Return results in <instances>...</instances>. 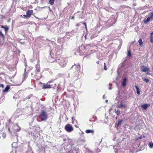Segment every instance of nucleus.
I'll list each match as a JSON object with an SVG mask.
<instances>
[{
  "label": "nucleus",
  "instance_id": "f257e3e1",
  "mask_svg": "<svg viewBox=\"0 0 153 153\" xmlns=\"http://www.w3.org/2000/svg\"><path fill=\"white\" fill-rule=\"evenodd\" d=\"M35 68L36 71L31 73V76H33L34 75L35 79L36 80H39L41 78L42 76L41 74L39 73L40 71V68L39 65H36Z\"/></svg>",
  "mask_w": 153,
  "mask_h": 153
},
{
  "label": "nucleus",
  "instance_id": "f03ea898",
  "mask_svg": "<svg viewBox=\"0 0 153 153\" xmlns=\"http://www.w3.org/2000/svg\"><path fill=\"white\" fill-rule=\"evenodd\" d=\"M117 21V18H115V16L114 15L111 16L110 19L105 22L106 26L108 27H109L115 24Z\"/></svg>",
  "mask_w": 153,
  "mask_h": 153
},
{
  "label": "nucleus",
  "instance_id": "7ed1b4c3",
  "mask_svg": "<svg viewBox=\"0 0 153 153\" xmlns=\"http://www.w3.org/2000/svg\"><path fill=\"white\" fill-rule=\"evenodd\" d=\"M80 67L79 64H78L77 65H76L75 64L72 66L71 68V69L74 72L75 76H77V77L79 76L78 74L80 72L79 69Z\"/></svg>",
  "mask_w": 153,
  "mask_h": 153
},
{
  "label": "nucleus",
  "instance_id": "20e7f679",
  "mask_svg": "<svg viewBox=\"0 0 153 153\" xmlns=\"http://www.w3.org/2000/svg\"><path fill=\"white\" fill-rule=\"evenodd\" d=\"M39 117L42 121H45L48 118V115L45 110H42L39 116Z\"/></svg>",
  "mask_w": 153,
  "mask_h": 153
},
{
  "label": "nucleus",
  "instance_id": "39448f33",
  "mask_svg": "<svg viewBox=\"0 0 153 153\" xmlns=\"http://www.w3.org/2000/svg\"><path fill=\"white\" fill-rule=\"evenodd\" d=\"M56 61L62 67H64L66 66L65 60L63 57H57Z\"/></svg>",
  "mask_w": 153,
  "mask_h": 153
},
{
  "label": "nucleus",
  "instance_id": "423d86ee",
  "mask_svg": "<svg viewBox=\"0 0 153 153\" xmlns=\"http://www.w3.org/2000/svg\"><path fill=\"white\" fill-rule=\"evenodd\" d=\"M127 60V58H124L123 60V62L119 65V68L120 69L127 68L128 65Z\"/></svg>",
  "mask_w": 153,
  "mask_h": 153
},
{
  "label": "nucleus",
  "instance_id": "0eeeda50",
  "mask_svg": "<svg viewBox=\"0 0 153 153\" xmlns=\"http://www.w3.org/2000/svg\"><path fill=\"white\" fill-rule=\"evenodd\" d=\"M15 65H14V66L13 68H11V70H12L10 71H11V73H10V74L11 75H13L12 77H13L16 74V65L18 63V60L17 58H15Z\"/></svg>",
  "mask_w": 153,
  "mask_h": 153
},
{
  "label": "nucleus",
  "instance_id": "6e6552de",
  "mask_svg": "<svg viewBox=\"0 0 153 153\" xmlns=\"http://www.w3.org/2000/svg\"><path fill=\"white\" fill-rule=\"evenodd\" d=\"M12 125H13L12 126V131L13 132L14 135L15 136H16V133L17 132L19 131L21 128L17 124H16L14 125L13 123H12Z\"/></svg>",
  "mask_w": 153,
  "mask_h": 153
},
{
  "label": "nucleus",
  "instance_id": "1a4fd4ad",
  "mask_svg": "<svg viewBox=\"0 0 153 153\" xmlns=\"http://www.w3.org/2000/svg\"><path fill=\"white\" fill-rule=\"evenodd\" d=\"M140 70L142 72H146V74L150 75V69L148 67L144 65H142L141 67Z\"/></svg>",
  "mask_w": 153,
  "mask_h": 153
},
{
  "label": "nucleus",
  "instance_id": "9d476101",
  "mask_svg": "<svg viewBox=\"0 0 153 153\" xmlns=\"http://www.w3.org/2000/svg\"><path fill=\"white\" fill-rule=\"evenodd\" d=\"M65 129L68 132H71L74 130L73 127L69 124H68L65 126Z\"/></svg>",
  "mask_w": 153,
  "mask_h": 153
},
{
  "label": "nucleus",
  "instance_id": "9b49d317",
  "mask_svg": "<svg viewBox=\"0 0 153 153\" xmlns=\"http://www.w3.org/2000/svg\"><path fill=\"white\" fill-rule=\"evenodd\" d=\"M29 132L30 135H32L35 137H37L38 135H39L38 132L35 129H33V130L32 131L30 130Z\"/></svg>",
  "mask_w": 153,
  "mask_h": 153
},
{
  "label": "nucleus",
  "instance_id": "f8f14e48",
  "mask_svg": "<svg viewBox=\"0 0 153 153\" xmlns=\"http://www.w3.org/2000/svg\"><path fill=\"white\" fill-rule=\"evenodd\" d=\"M26 68H25V70H24V74H23V81H22L21 82H20L19 84H16V83H15L14 84H12L11 85H15V86H19L22 83V82L25 80L27 77V74L26 73Z\"/></svg>",
  "mask_w": 153,
  "mask_h": 153
},
{
  "label": "nucleus",
  "instance_id": "ddd939ff",
  "mask_svg": "<svg viewBox=\"0 0 153 153\" xmlns=\"http://www.w3.org/2000/svg\"><path fill=\"white\" fill-rule=\"evenodd\" d=\"M33 10H29L26 12V16H27V17H30L32 14L33 13Z\"/></svg>",
  "mask_w": 153,
  "mask_h": 153
},
{
  "label": "nucleus",
  "instance_id": "4468645a",
  "mask_svg": "<svg viewBox=\"0 0 153 153\" xmlns=\"http://www.w3.org/2000/svg\"><path fill=\"white\" fill-rule=\"evenodd\" d=\"M127 80V79L126 78H124L123 79L122 84V86L123 87H125L126 85Z\"/></svg>",
  "mask_w": 153,
  "mask_h": 153
},
{
  "label": "nucleus",
  "instance_id": "2eb2a0df",
  "mask_svg": "<svg viewBox=\"0 0 153 153\" xmlns=\"http://www.w3.org/2000/svg\"><path fill=\"white\" fill-rule=\"evenodd\" d=\"M126 107L125 105L122 102L120 104H117V107L119 108H125Z\"/></svg>",
  "mask_w": 153,
  "mask_h": 153
},
{
  "label": "nucleus",
  "instance_id": "dca6fc26",
  "mask_svg": "<svg viewBox=\"0 0 153 153\" xmlns=\"http://www.w3.org/2000/svg\"><path fill=\"white\" fill-rule=\"evenodd\" d=\"M123 119L118 120L117 123V124H116L115 125L116 127L117 128H118L119 127V126L121 125L122 123L123 122Z\"/></svg>",
  "mask_w": 153,
  "mask_h": 153
},
{
  "label": "nucleus",
  "instance_id": "f3484780",
  "mask_svg": "<svg viewBox=\"0 0 153 153\" xmlns=\"http://www.w3.org/2000/svg\"><path fill=\"white\" fill-rule=\"evenodd\" d=\"M12 148L13 149V151L14 149L15 150L16 148H17V144L16 142H13L12 144Z\"/></svg>",
  "mask_w": 153,
  "mask_h": 153
},
{
  "label": "nucleus",
  "instance_id": "a211bd4d",
  "mask_svg": "<svg viewBox=\"0 0 153 153\" xmlns=\"http://www.w3.org/2000/svg\"><path fill=\"white\" fill-rule=\"evenodd\" d=\"M51 88V85L49 84H45L43 85V88L44 89L50 88Z\"/></svg>",
  "mask_w": 153,
  "mask_h": 153
},
{
  "label": "nucleus",
  "instance_id": "6ab92c4d",
  "mask_svg": "<svg viewBox=\"0 0 153 153\" xmlns=\"http://www.w3.org/2000/svg\"><path fill=\"white\" fill-rule=\"evenodd\" d=\"M149 105L148 104H144L142 105L141 106V108L145 110H146L149 107Z\"/></svg>",
  "mask_w": 153,
  "mask_h": 153
},
{
  "label": "nucleus",
  "instance_id": "aec40b11",
  "mask_svg": "<svg viewBox=\"0 0 153 153\" xmlns=\"http://www.w3.org/2000/svg\"><path fill=\"white\" fill-rule=\"evenodd\" d=\"M10 89V85H7L4 89L3 90V93L7 92L8 91V90Z\"/></svg>",
  "mask_w": 153,
  "mask_h": 153
},
{
  "label": "nucleus",
  "instance_id": "412c9836",
  "mask_svg": "<svg viewBox=\"0 0 153 153\" xmlns=\"http://www.w3.org/2000/svg\"><path fill=\"white\" fill-rule=\"evenodd\" d=\"M85 132L86 133H94V131L93 130L87 129L85 130Z\"/></svg>",
  "mask_w": 153,
  "mask_h": 153
},
{
  "label": "nucleus",
  "instance_id": "4be33fe9",
  "mask_svg": "<svg viewBox=\"0 0 153 153\" xmlns=\"http://www.w3.org/2000/svg\"><path fill=\"white\" fill-rule=\"evenodd\" d=\"M1 28H3L4 29L6 33H7V32L9 29V28L7 26H3L1 25Z\"/></svg>",
  "mask_w": 153,
  "mask_h": 153
},
{
  "label": "nucleus",
  "instance_id": "5701e85b",
  "mask_svg": "<svg viewBox=\"0 0 153 153\" xmlns=\"http://www.w3.org/2000/svg\"><path fill=\"white\" fill-rule=\"evenodd\" d=\"M135 87L136 88L137 93L138 95H140V90L139 87L137 85H135Z\"/></svg>",
  "mask_w": 153,
  "mask_h": 153
},
{
  "label": "nucleus",
  "instance_id": "b1692460",
  "mask_svg": "<svg viewBox=\"0 0 153 153\" xmlns=\"http://www.w3.org/2000/svg\"><path fill=\"white\" fill-rule=\"evenodd\" d=\"M150 20H151V19L148 17L146 19H144L143 20V22L145 24H146Z\"/></svg>",
  "mask_w": 153,
  "mask_h": 153
},
{
  "label": "nucleus",
  "instance_id": "393cba45",
  "mask_svg": "<svg viewBox=\"0 0 153 153\" xmlns=\"http://www.w3.org/2000/svg\"><path fill=\"white\" fill-rule=\"evenodd\" d=\"M149 14L150 16L149 17L151 19V20H152L153 19V12H150Z\"/></svg>",
  "mask_w": 153,
  "mask_h": 153
},
{
  "label": "nucleus",
  "instance_id": "a878e982",
  "mask_svg": "<svg viewBox=\"0 0 153 153\" xmlns=\"http://www.w3.org/2000/svg\"><path fill=\"white\" fill-rule=\"evenodd\" d=\"M150 41L152 43H153V32L151 34Z\"/></svg>",
  "mask_w": 153,
  "mask_h": 153
},
{
  "label": "nucleus",
  "instance_id": "bb28decb",
  "mask_svg": "<svg viewBox=\"0 0 153 153\" xmlns=\"http://www.w3.org/2000/svg\"><path fill=\"white\" fill-rule=\"evenodd\" d=\"M142 79L146 83L148 82L149 81V79L146 78L145 77H143Z\"/></svg>",
  "mask_w": 153,
  "mask_h": 153
},
{
  "label": "nucleus",
  "instance_id": "cd10ccee",
  "mask_svg": "<svg viewBox=\"0 0 153 153\" xmlns=\"http://www.w3.org/2000/svg\"><path fill=\"white\" fill-rule=\"evenodd\" d=\"M138 42L139 44V45L141 46L143 44V42H142V40L141 38H140L138 40Z\"/></svg>",
  "mask_w": 153,
  "mask_h": 153
},
{
  "label": "nucleus",
  "instance_id": "c85d7f7f",
  "mask_svg": "<svg viewBox=\"0 0 153 153\" xmlns=\"http://www.w3.org/2000/svg\"><path fill=\"white\" fill-rule=\"evenodd\" d=\"M149 146L151 148H153V143L150 142L149 144Z\"/></svg>",
  "mask_w": 153,
  "mask_h": 153
},
{
  "label": "nucleus",
  "instance_id": "c756f323",
  "mask_svg": "<svg viewBox=\"0 0 153 153\" xmlns=\"http://www.w3.org/2000/svg\"><path fill=\"white\" fill-rule=\"evenodd\" d=\"M118 147V146L117 145H115L114 146L113 148V149L114 150V152L115 153H116L117 152V147Z\"/></svg>",
  "mask_w": 153,
  "mask_h": 153
},
{
  "label": "nucleus",
  "instance_id": "7c9ffc66",
  "mask_svg": "<svg viewBox=\"0 0 153 153\" xmlns=\"http://www.w3.org/2000/svg\"><path fill=\"white\" fill-rule=\"evenodd\" d=\"M55 0H50L49 1V4H50L51 5H53L55 1Z\"/></svg>",
  "mask_w": 153,
  "mask_h": 153
},
{
  "label": "nucleus",
  "instance_id": "2f4dec72",
  "mask_svg": "<svg viewBox=\"0 0 153 153\" xmlns=\"http://www.w3.org/2000/svg\"><path fill=\"white\" fill-rule=\"evenodd\" d=\"M91 46V45L90 44L86 45L84 46V48L86 50L89 47H90Z\"/></svg>",
  "mask_w": 153,
  "mask_h": 153
},
{
  "label": "nucleus",
  "instance_id": "473e14b6",
  "mask_svg": "<svg viewBox=\"0 0 153 153\" xmlns=\"http://www.w3.org/2000/svg\"><path fill=\"white\" fill-rule=\"evenodd\" d=\"M143 138V137L142 136L138 137H137L135 138V140L136 141L137 140H141Z\"/></svg>",
  "mask_w": 153,
  "mask_h": 153
},
{
  "label": "nucleus",
  "instance_id": "72a5a7b5",
  "mask_svg": "<svg viewBox=\"0 0 153 153\" xmlns=\"http://www.w3.org/2000/svg\"><path fill=\"white\" fill-rule=\"evenodd\" d=\"M116 113L117 115L119 116L120 114V111L119 110H117V111H116Z\"/></svg>",
  "mask_w": 153,
  "mask_h": 153
},
{
  "label": "nucleus",
  "instance_id": "f704fd0d",
  "mask_svg": "<svg viewBox=\"0 0 153 153\" xmlns=\"http://www.w3.org/2000/svg\"><path fill=\"white\" fill-rule=\"evenodd\" d=\"M127 56L129 57L131 56V52L130 50H129L128 51Z\"/></svg>",
  "mask_w": 153,
  "mask_h": 153
},
{
  "label": "nucleus",
  "instance_id": "c9c22d12",
  "mask_svg": "<svg viewBox=\"0 0 153 153\" xmlns=\"http://www.w3.org/2000/svg\"><path fill=\"white\" fill-rule=\"evenodd\" d=\"M93 119H95L96 120H97V118L94 115L93 117L89 120V121L90 122H91V121L93 120H92Z\"/></svg>",
  "mask_w": 153,
  "mask_h": 153
},
{
  "label": "nucleus",
  "instance_id": "e433bc0d",
  "mask_svg": "<svg viewBox=\"0 0 153 153\" xmlns=\"http://www.w3.org/2000/svg\"><path fill=\"white\" fill-rule=\"evenodd\" d=\"M32 96V94H30L28 96H27L25 98V100L29 99L30 98H31Z\"/></svg>",
  "mask_w": 153,
  "mask_h": 153
},
{
  "label": "nucleus",
  "instance_id": "4c0bfd02",
  "mask_svg": "<svg viewBox=\"0 0 153 153\" xmlns=\"http://www.w3.org/2000/svg\"><path fill=\"white\" fill-rule=\"evenodd\" d=\"M0 37L3 38H4V35L1 31H0Z\"/></svg>",
  "mask_w": 153,
  "mask_h": 153
},
{
  "label": "nucleus",
  "instance_id": "58836bf2",
  "mask_svg": "<svg viewBox=\"0 0 153 153\" xmlns=\"http://www.w3.org/2000/svg\"><path fill=\"white\" fill-rule=\"evenodd\" d=\"M26 153H33L32 150L30 149H28L26 152Z\"/></svg>",
  "mask_w": 153,
  "mask_h": 153
},
{
  "label": "nucleus",
  "instance_id": "ea45409f",
  "mask_svg": "<svg viewBox=\"0 0 153 153\" xmlns=\"http://www.w3.org/2000/svg\"><path fill=\"white\" fill-rule=\"evenodd\" d=\"M2 136L4 138H5L6 137V134L5 133L3 132L2 133Z\"/></svg>",
  "mask_w": 153,
  "mask_h": 153
},
{
  "label": "nucleus",
  "instance_id": "a19ab883",
  "mask_svg": "<svg viewBox=\"0 0 153 153\" xmlns=\"http://www.w3.org/2000/svg\"><path fill=\"white\" fill-rule=\"evenodd\" d=\"M104 69L105 70H107V68L106 67V65L105 63H104Z\"/></svg>",
  "mask_w": 153,
  "mask_h": 153
},
{
  "label": "nucleus",
  "instance_id": "79ce46f5",
  "mask_svg": "<svg viewBox=\"0 0 153 153\" xmlns=\"http://www.w3.org/2000/svg\"><path fill=\"white\" fill-rule=\"evenodd\" d=\"M109 85L110 86L109 88V90H111L112 89V88L111 87V86H112V85L111 83H109Z\"/></svg>",
  "mask_w": 153,
  "mask_h": 153
},
{
  "label": "nucleus",
  "instance_id": "37998d69",
  "mask_svg": "<svg viewBox=\"0 0 153 153\" xmlns=\"http://www.w3.org/2000/svg\"><path fill=\"white\" fill-rule=\"evenodd\" d=\"M90 57V56L89 55H88L86 56H85L84 58H88Z\"/></svg>",
  "mask_w": 153,
  "mask_h": 153
},
{
  "label": "nucleus",
  "instance_id": "c03bdc74",
  "mask_svg": "<svg viewBox=\"0 0 153 153\" xmlns=\"http://www.w3.org/2000/svg\"><path fill=\"white\" fill-rule=\"evenodd\" d=\"M82 23L83 25H84L85 26V28H87V26H86V23L84 22Z\"/></svg>",
  "mask_w": 153,
  "mask_h": 153
},
{
  "label": "nucleus",
  "instance_id": "a18cd8bd",
  "mask_svg": "<svg viewBox=\"0 0 153 153\" xmlns=\"http://www.w3.org/2000/svg\"><path fill=\"white\" fill-rule=\"evenodd\" d=\"M0 87H1L2 88H3L4 87V85L3 84H0Z\"/></svg>",
  "mask_w": 153,
  "mask_h": 153
},
{
  "label": "nucleus",
  "instance_id": "49530a36",
  "mask_svg": "<svg viewBox=\"0 0 153 153\" xmlns=\"http://www.w3.org/2000/svg\"><path fill=\"white\" fill-rule=\"evenodd\" d=\"M77 52L79 53V55H81V51H79V52H78V51L77 50Z\"/></svg>",
  "mask_w": 153,
  "mask_h": 153
},
{
  "label": "nucleus",
  "instance_id": "de8ad7c7",
  "mask_svg": "<svg viewBox=\"0 0 153 153\" xmlns=\"http://www.w3.org/2000/svg\"><path fill=\"white\" fill-rule=\"evenodd\" d=\"M23 16L25 17L26 18H29V17H27V16H26V15H23Z\"/></svg>",
  "mask_w": 153,
  "mask_h": 153
},
{
  "label": "nucleus",
  "instance_id": "09e8293b",
  "mask_svg": "<svg viewBox=\"0 0 153 153\" xmlns=\"http://www.w3.org/2000/svg\"><path fill=\"white\" fill-rule=\"evenodd\" d=\"M48 62H50V63H51V62H54V61H53L52 62H51V61H50L49 60Z\"/></svg>",
  "mask_w": 153,
  "mask_h": 153
},
{
  "label": "nucleus",
  "instance_id": "8fccbe9b",
  "mask_svg": "<svg viewBox=\"0 0 153 153\" xmlns=\"http://www.w3.org/2000/svg\"><path fill=\"white\" fill-rule=\"evenodd\" d=\"M6 127L7 128L8 127V126H7V123L6 124Z\"/></svg>",
  "mask_w": 153,
  "mask_h": 153
},
{
  "label": "nucleus",
  "instance_id": "3c124183",
  "mask_svg": "<svg viewBox=\"0 0 153 153\" xmlns=\"http://www.w3.org/2000/svg\"><path fill=\"white\" fill-rule=\"evenodd\" d=\"M103 99H105V95H104L103 96Z\"/></svg>",
  "mask_w": 153,
  "mask_h": 153
},
{
  "label": "nucleus",
  "instance_id": "603ef678",
  "mask_svg": "<svg viewBox=\"0 0 153 153\" xmlns=\"http://www.w3.org/2000/svg\"><path fill=\"white\" fill-rule=\"evenodd\" d=\"M108 102V100H105V102L106 103H107Z\"/></svg>",
  "mask_w": 153,
  "mask_h": 153
},
{
  "label": "nucleus",
  "instance_id": "864d4df0",
  "mask_svg": "<svg viewBox=\"0 0 153 153\" xmlns=\"http://www.w3.org/2000/svg\"><path fill=\"white\" fill-rule=\"evenodd\" d=\"M8 129L9 131H10V127H9L8 128Z\"/></svg>",
  "mask_w": 153,
  "mask_h": 153
},
{
  "label": "nucleus",
  "instance_id": "5fc2aeb1",
  "mask_svg": "<svg viewBox=\"0 0 153 153\" xmlns=\"http://www.w3.org/2000/svg\"><path fill=\"white\" fill-rule=\"evenodd\" d=\"M106 10L108 12L109 11V10L108 9H106Z\"/></svg>",
  "mask_w": 153,
  "mask_h": 153
},
{
  "label": "nucleus",
  "instance_id": "6e6d98bb",
  "mask_svg": "<svg viewBox=\"0 0 153 153\" xmlns=\"http://www.w3.org/2000/svg\"><path fill=\"white\" fill-rule=\"evenodd\" d=\"M127 151H128V150H127ZM128 151L129 153H130V150H128Z\"/></svg>",
  "mask_w": 153,
  "mask_h": 153
},
{
  "label": "nucleus",
  "instance_id": "4d7b16f0",
  "mask_svg": "<svg viewBox=\"0 0 153 153\" xmlns=\"http://www.w3.org/2000/svg\"><path fill=\"white\" fill-rule=\"evenodd\" d=\"M67 4H68V5H70V4H69V3H68Z\"/></svg>",
  "mask_w": 153,
  "mask_h": 153
},
{
  "label": "nucleus",
  "instance_id": "13d9d810",
  "mask_svg": "<svg viewBox=\"0 0 153 153\" xmlns=\"http://www.w3.org/2000/svg\"><path fill=\"white\" fill-rule=\"evenodd\" d=\"M97 64H99V62H98V61H97Z\"/></svg>",
  "mask_w": 153,
  "mask_h": 153
},
{
  "label": "nucleus",
  "instance_id": "bf43d9fd",
  "mask_svg": "<svg viewBox=\"0 0 153 153\" xmlns=\"http://www.w3.org/2000/svg\"><path fill=\"white\" fill-rule=\"evenodd\" d=\"M143 137H144V138H145V137H146L145 136H144V135H143Z\"/></svg>",
  "mask_w": 153,
  "mask_h": 153
},
{
  "label": "nucleus",
  "instance_id": "052dcab7",
  "mask_svg": "<svg viewBox=\"0 0 153 153\" xmlns=\"http://www.w3.org/2000/svg\"><path fill=\"white\" fill-rule=\"evenodd\" d=\"M76 26H79V25L78 24H77L76 25Z\"/></svg>",
  "mask_w": 153,
  "mask_h": 153
},
{
  "label": "nucleus",
  "instance_id": "680f3d73",
  "mask_svg": "<svg viewBox=\"0 0 153 153\" xmlns=\"http://www.w3.org/2000/svg\"><path fill=\"white\" fill-rule=\"evenodd\" d=\"M13 99H15V97L13 96Z\"/></svg>",
  "mask_w": 153,
  "mask_h": 153
},
{
  "label": "nucleus",
  "instance_id": "e2e57ef3",
  "mask_svg": "<svg viewBox=\"0 0 153 153\" xmlns=\"http://www.w3.org/2000/svg\"><path fill=\"white\" fill-rule=\"evenodd\" d=\"M63 140H64V141H65V139H63Z\"/></svg>",
  "mask_w": 153,
  "mask_h": 153
},
{
  "label": "nucleus",
  "instance_id": "0e129e2a",
  "mask_svg": "<svg viewBox=\"0 0 153 153\" xmlns=\"http://www.w3.org/2000/svg\"><path fill=\"white\" fill-rule=\"evenodd\" d=\"M84 132H82V134H84Z\"/></svg>",
  "mask_w": 153,
  "mask_h": 153
},
{
  "label": "nucleus",
  "instance_id": "69168bd1",
  "mask_svg": "<svg viewBox=\"0 0 153 153\" xmlns=\"http://www.w3.org/2000/svg\"><path fill=\"white\" fill-rule=\"evenodd\" d=\"M9 123H10V121H8V124Z\"/></svg>",
  "mask_w": 153,
  "mask_h": 153
},
{
  "label": "nucleus",
  "instance_id": "338daca9",
  "mask_svg": "<svg viewBox=\"0 0 153 153\" xmlns=\"http://www.w3.org/2000/svg\"><path fill=\"white\" fill-rule=\"evenodd\" d=\"M117 117H116V119L117 118Z\"/></svg>",
  "mask_w": 153,
  "mask_h": 153
},
{
  "label": "nucleus",
  "instance_id": "774afa93",
  "mask_svg": "<svg viewBox=\"0 0 153 153\" xmlns=\"http://www.w3.org/2000/svg\"><path fill=\"white\" fill-rule=\"evenodd\" d=\"M73 120V117L72 118V120Z\"/></svg>",
  "mask_w": 153,
  "mask_h": 153
}]
</instances>
